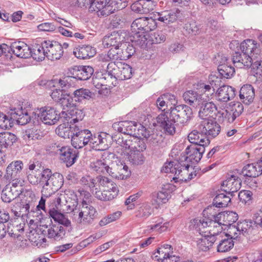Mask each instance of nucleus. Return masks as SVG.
Listing matches in <instances>:
<instances>
[{
	"label": "nucleus",
	"instance_id": "1",
	"mask_svg": "<svg viewBox=\"0 0 262 262\" xmlns=\"http://www.w3.org/2000/svg\"><path fill=\"white\" fill-rule=\"evenodd\" d=\"M170 113H161L157 117L158 124L169 135L176 133L175 123L184 126L192 117L191 108L186 104H179L171 107Z\"/></svg>",
	"mask_w": 262,
	"mask_h": 262
},
{
	"label": "nucleus",
	"instance_id": "2",
	"mask_svg": "<svg viewBox=\"0 0 262 262\" xmlns=\"http://www.w3.org/2000/svg\"><path fill=\"white\" fill-rule=\"evenodd\" d=\"M112 140L113 137L106 133L92 134L89 129L77 126L72 145L75 148L79 149L89 144L96 150H105L109 147Z\"/></svg>",
	"mask_w": 262,
	"mask_h": 262
},
{
	"label": "nucleus",
	"instance_id": "3",
	"mask_svg": "<svg viewBox=\"0 0 262 262\" xmlns=\"http://www.w3.org/2000/svg\"><path fill=\"white\" fill-rule=\"evenodd\" d=\"M7 116L0 112V128L2 129L12 127L14 121L20 125H26L31 121L28 111L22 106L11 108Z\"/></svg>",
	"mask_w": 262,
	"mask_h": 262
},
{
	"label": "nucleus",
	"instance_id": "4",
	"mask_svg": "<svg viewBox=\"0 0 262 262\" xmlns=\"http://www.w3.org/2000/svg\"><path fill=\"white\" fill-rule=\"evenodd\" d=\"M29 116L31 120L39 119L45 124L52 125L57 124L62 118H67L68 114L65 111L60 112L56 107L48 105L37 108L36 112H33L32 116Z\"/></svg>",
	"mask_w": 262,
	"mask_h": 262
},
{
	"label": "nucleus",
	"instance_id": "5",
	"mask_svg": "<svg viewBox=\"0 0 262 262\" xmlns=\"http://www.w3.org/2000/svg\"><path fill=\"white\" fill-rule=\"evenodd\" d=\"M181 14L180 10L177 9L176 10L156 12L150 18L145 17L146 23L145 24L146 33L156 28L157 21L168 25L176 21L177 19L181 17Z\"/></svg>",
	"mask_w": 262,
	"mask_h": 262
},
{
	"label": "nucleus",
	"instance_id": "6",
	"mask_svg": "<svg viewBox=\"0 0 262 262\" xmlns=\"http://www.w3.org/2000/svg\"><path fill=\"white\" fill-rule=\"evenodd\" d=\"M40 185L42 186L41 193L46 197H49L52 192H47L48 186L54 187L55 190L60 188L63 183V176L59 173L52 174L51 170L48 168L44 169L40 172Z\"/></svg>",
	"mask_w": 262,
	"mask_h": 262
},
{
	"label": "nucleus",
	"instance_id": "7",
	"mask_svg": "<svg viewBox=\"0 0 262 262\" xmlns=\"http://www.w3.org/2000/svg\"><path fill=\"white\" fill-rule=\"evenodd\" d=\"M79 206L78 209L73 210L74 213H78L79 223L85 225L92 224L98 214L96 209L85 201H83Z\"/></svg>",
	"mask_w": 262,
	"mask_h": 262
},
{
	"label": "nucleus",
	"instance_id": "8",
	"mask_svg": "<svg viewBox=\"0 0 262 262\" xmlns=\"http://www.w3.org/2000/svg\"><path fill=\"white\" fill-rule=\"evenodd\" d=\"M205 146L200 145H190L188 146L185 151V155L183 157V163L185 164H195L198 163L202 158L205 151Z\"/></svg>",
	"mask_w": 262,
	"mask_h": 262
},
{
	"label": "nucleus",
	"instance_id": "9",
	"mask_svg": "<svg viewBox=\"0 0 262 262\" xmlns=\"http://www.w3.org/2000/svg\"><path fill=\"white\" fill-rule=\"evenodd\" d=\"M189 167V164L183 163V157H181L179 161L166 162L161 170L166 173H174L176 177L173 178V179L175 180L179 179L180 175L183 171L188 174Z\"/></svg>",
	"mask_w": 262,
	"mask_h": 262
},
{
	"label": "nucleus",
	"instance_id": "10",
	"mask_svg": "<svg viewBox=\"0 0 262 262\" xmlns=\"http://www.w3.org/2000/svg\"><path fill=\"white\" fill-rule=\"evenodd\" d=\"M198 129L204 133L208 138H214L221 132L220 125L214 119H204L199 125Z\"/></svg>",
	"mask_w": 262,
	"mask_h": 262
},
{
	"label": "nucleus",
	"instance_id": "11",
	"mask_svg": "<svg viewBox=\"0 0 262 262\" xmlns=\"http://www.w3.org/2000/svg\"><path fill=\"white\" fill-rule=\"evenodd\" d=\"M111 0H92L89 11L95 12L99 17H106L113 12Z\"/></svg>",
	"mask_w": 262,
	"mask_h": 262
},
{
	"label": "nucleus",
	"instance_id": "12",
	"mask_svg": "<svg viewBox=\"0 0 262 262\" xmlns=\"http://www.w3.org/2000/svg\"><path fill=\"white\" fill-rule=\"evenodd\" d=\"M146 18L145 17H140L136 19L132 23L131 25L132 36L136 42L145 41L146 40L145 38L146 30Z\"/></svg>",
	"mask_w": 262,
	"mask_h": 262
},
{
	"label": "nucleus",
	"instance_id": "13",
	"mask_svg": "<svg viewBox=\"0 0 262 262\" xmlns=\"http://www.w3.org/2000/svg\"><path fill=\"white\" fill-rule=\"evenodd\" d=\"M56 154L60 156V160L69 167L76 162L78 157V151L69 146H57Z\"/></svg>",
	"mask_w": 262,
	"mask_h": 262
},
{
	"label": "nucleus",
	"instance_id": "14",
	"mask_svg": "<svg viewBox=\"0 0 262 262\" xmlns=\"http://www.w3.org/2000/svg\"><path fill=\"white\" fill-rule=\"evenodd\" d=\"M260 46L257 42L253 39H246L240 43L239 49L243 54L244 57L250 56L251 61L253 58H256L257 55L260 54Z\"/></svg>",
	"mask_w": 262,
	"mask_h": 262
},
{
	"label": "nucleus",
	"instance_id": "15",
	"mask_svg": "<svg viewBox=\"0 0 262 262\" xmlns=\"http://www.w3.org/2000/svg\"><path fill=\"white\" fill-rule=\"evenodd\" d=\"M44 47L46 49L47 57L51 60L59 59L63 55V47L58 41L45 40Z\"/></svg>",
	"mask_w": 262,
	"mask_h": 262
},
{
	"label": "nucleus",
	"instance_id": "16",
	"mask_svg": "<svg viewBox=\"0 0 262 262\" xmlns=\"http://www.w3.org/2000/svg\"><path fill=\"white\" fill-rule=\"evenodd\" d=\"M217 70L222 77L226 79H230L235 74V67L232 66L229 61V59L225 56H218Z\"/></svg>",
	"mask_w": 262,
	"mask_h": 262
},
{
	"label": "nucleus",
	"instance_id": "17",
	"mask_svg": "<svg viewBox=\"0 0 262 262\" xmlns=\"http://www.w3.org/2000/svg\"><path fill=\"white\" fill-rule=\"evenodd\" d=\"M243 181H244V178L241 176L239 177L237 176L231 175L223 182L221 189L232 196L234 192L239 190Z\"/></svg>",
	"mask_w": 262,
	"mask_h": 262
},
{
	"label": "nucleus",
	"instance_id": "18",
	"mask_svg": "<svg viewBox=\"0 0 262 262\" xmlns=\"http://www.w3.org/2000/svg\"><path fill=\"white\" fill-rule=\"evenodd\" d=\"M41 233L49 238H53L56 241H59L65 235L66 231L61 225H53L48 226H42L40 229Z\"/></svg>",
	"mask_w": 262,
	"mask_h": 262
},
{
	"label": "nucleus",
	"instance_id": "19",
	"mask_svg": "<svg viewBox=\"0 0 262 262\" xmlns=\"http://www.w3.org/2000/svg\"><path fill=\"white\" fill-rule=\"evenodd\" d=\"M262 174V169L258 162L249 164L245 166L239 172V174L244 178L246 183L248 182L250 178H256Z\"/></svg>",
	"mask_w": 262,
	"mask_h": 262
},
{
	"label": "nucleus",
	"instance_id": "20",
	"mask_svg": "<svg viewBox=\"0 0 262 262\" xmlns=\"http://www.w3.org/2000/svg\"><path fill=\"white\" fill-rule=\"evenodd\" d=\"M224 232L222 233V229L220 228L217 230L216 235L219 237V239H217L216 250L218 252L224 253L230 251L234 246V242L232 238H229L228 236L223 235Z\"/></svg>",
	"mask_w": 262,
	"mask_h": 262
},
{
	"label": "nucleus",
	"instance_id": "21",
	"mask_svg": "<svg viewBox=\"0 0 262 262\" xmlns=\"http://www.w3.org/2000/svg\"><path fill=\"white\" fill-rule=\"evenodd\" d=\"M203 237L199 238L197 241V246L202 251H207L212 246L219 237L215 236L216 232H212L209 230L208 233L201 235Z\"/></svg>",
	"mask_w": 262,
	"mask_h": 262
},
{
	"label": "nucleus",
	"instance_id": "22",
	"mask_svg": "<svg viewBox=\"0 0 262 262\" xmlns=\"http://www.w3.org/2000/svg\"><path fill=\"white\" fill-rule=\"evenodd\" d=\"M94 73L93 68L89 66H79L75 67L71 71L72 77L76 80H86Z\"/></svg>",
	"mask_w": 262,
	"mask_h": 262
},
{
	"label": "nucleus",
	"instance_id": "23",
	"mask_svg": "<svg viewBox=\"0 0 262 262\" xmlns=\"http://www.w3.org/2000/svg\"><path fill=\"white\" fill-rule=\"evenodd\" d=\"M239 97L242 103L249 105L251 104L255 97V89L250 84H244L239 92Z\"/></svg>",
	"mask_w": 262,
	"mask_h": 262
},
{
	"label": "nucleus",
	"instance_id": "24",
	"mask_svg": "<svg viewBox=\"0 0 262 262\" xmlns=\"http://www.w3.org/2000/svg\"><path fill=\"white\" fill-rule=\"evenodd\" d=\"M23 167L24 163L21 161H12L7 167L5 178L6 179L19 178Z\"/></svg>",
	"mask_w": 262,
	"mask_h": 262
},
{
	"label": "nucleus",
	"instance_id": "25",
	"mask_svg": "<svg viewBox=\"0 0 262 262\" xmlns=\"http://www.w3.org/2000/svg\"><path fill=\"white\" fill-rule=\"evenodd\" d=\"M96 53V50L94 47L89 45H82L75 47L73 50V54L79 59H87L93 57Z\"/></svg>",
	"mask_w": 262,
	"mask_h": 262
},
{
	"label": "nucleus",
	"instance_id": "26",
	"mask_svg": "<svg viewBox=\"0 0 262 262\" xmlns=\"http://www.w3.org/2000/svg\"><path fill=\"white\" fill-rule=\"evenodd\" d=\"M203 218H195L191 221V226L195 229L200 235H204V234L208 233L209 230H206L205 229L210 226H211V221L209 220L208 214L206 213L204 215Z\"/></svg>",
	"mask_w": 262,
	"mask_h": 262
},
{
	"label": "nucleus",
	"instance_id": "27",
	"mask_svg": "<svg viewBox=\"0 0 262 262\" xmlns=\"http://www.w3.org/2000/svg\"><path fill=\"white\" fill-rule=\"evenodd\" d=\"M188 140L191 145H200L206 147L210 144V140L204 133L198 130H193L188 135Z\"/></svg>",
	"mask_w": 262,
	"mask_h": 262
},
{
	"label": "nucleus",
	"instance_id": "28",
	"mask_svg": "<svg viewBox=\"0 0 262 262\" xmlns=\"http://www.w3.org/2000/svg\"><path fill=\"white\" fill-rule=\"evenodd\" d=\"M206 98H203L202 103L198 106L200 107L199 112V116L203 120L204 119H208L205 118L208 116H210L213 114H215L217 111L216 105L212 102H208Z\"/></svg>",
	"mask_w": 262,
	"mask_h": 262
},
{
	"label": "nucleus",
	"instance_id": "29",
	"mask_svg": "<svg viewBox=\"0 0 262 262\" xmlns=\"http://www.w3.org/2000/svg\"><path fill=\"white\" fill-rule=\"evenodd\" d=\"M235 95V88L226 85L221 86L217 92V100L223 102H227L233 99Z\"/></svg>",
	"mask_w": 262,
	"mask_h": 262
},
{
	"label": "nucleus",
	"instance_id": "30",
	"mask_svg": "<svg viewBox=\"0 0 262 262\" xmlns=\"http://www.w3.org/2000/svg\"><path fill=\"white\" fill-rule=\"evenodd\" d=\"M13 54L17 57L22 58H28L31 57V50L23 42L12 43Z\"/></svg>",
	"mask_w": 262,
	"mask_h": 262
},
{
	"label": "nucleus",
	"instance_id": "31",
	"mask_svg": "<svg viewBox=\"0 0 262 262\" xmlns=\"http://www.w3.org/2000/svg\"><path fill=\"white\" fill-rule=\"evenodd\" d=\"M77 125L72 123L69 125V123H62L60 124L56 129V132L58 135L64 139L68 138L73 139L74 133L77 128Z\"/></svg>",
	"mask_w": 262,
	"mask_h": 262
},
{
	"label": "nucleus",
	"instance_id": "32",
	"mask_svg": "<svg viewBox=\"0 0 262 262\" xmlns=\"http://www.w3.org/2000/svg\"><path fill=\"white\" fill-rule=\"evenodd\" d=\"M183 97L186 103L195 107L200 105L204 98L198 92L191 90L185 92L183 95Z\"/></svg>",
	"mask_w": 262,
	"mask_h": 262
},
{
	"label": "nucleus",
	"instance_id": "33",
	"mask_svg": "<svg viewBox=\"0 0 262 262\" xmlns=\"http://www.w3.org/2000/svg\"><path fill=\"white\" fill-rule=\"evenodd\" d=\"M91 170L98 174H108L110 176V171L113 170V168L110 167L106 163V160L104 159L97 160L90 164Z\"/></svg>",
	"mask_w": 262,
	"mask_h": 262
},
{
	"label": "nucleus",
	"instance_id": "34",
	"mask_svg": "<svg viewBox=\"0 0 262 262\" xmlns=\"http://www.w3.org/2000/svg\"><path fill=\"white\" fill-rule=\"evenodd\" d=\"M118 193L117 186H112L110 188L104 189L102 191H96L95 197L98 200L107 201H111L116 198Z\"/></svg>",
	"mask_w": 262,
	"mask_h": 262
},
{
	"label": "nucleus",
	"instance_id": "35",
	"mask_svg": "<svg viewBox=\"0 0 262 262\" xmlns=\"http://www.w3.org/2000/svg\"><path fill=\"white\" fill-rule=\"evenodd\" d=\"M255 227H257V226L254 224L253 220H244L237 223L238 233L241 234V236L243 235L245 237L252 234V231Z\"/></svg>",
	"mask_w": 262,
	"mask_h": 262
},
{
	"label": "nucleus",
	"instance_id": "36",
	"mask_svg": "<svg viewBox=\"0 0 262 262\" xmlns=\"http://www.w3.org/2000/svg\"><path fill=\"white\" fill-rule=\"evenodd\" d=\"M17 140L16 136L11 133H0V152L2 154L3 148L11 147Z\"/></svg>",
	"mask_w": 262,
	"mask_h": 262
},
{
	"label": "nucleus",
	"instance_id": "37",
	"mask_svg": "<svg viewBox=\"0 0 262 262\" xmlns=\"http://www.w3.org/2000/svg\"><path fill=\"white\" fill-rule=\"evenodd\" d=\"M49 214L50 217L55 222L58 223V225H63L67 227L71 226V221L66 215L55 208L50 209L49 211Z\"/></svg>",
	"mask_w": 262,
	"mask_h": 262
},
{
	"label": "nucleus",
	"instance_id": "38",
	"mask_svg": "<svg viewBox=\"0 0 262 262\" xmlns=\"http://www.w3.org/2000/svg\"><path fill=\"white\" fill-rule=\"evenodd\" d=\"M242 54L238 51H235L232 55V61L234 66L239 69H249L251 66V58L250 56L245 57V62H241V56Z\"/></svg>",
	"mask_w": 262,
	"mask_h": 262
},
{
	"label": "nucleus",
	"instance_id": "39",
	"mask_svg": "<svg viewBox=\"0 0 262 262\" xmlns=\"http://www.w3.org/2000/svg\"><path fill=\"white\" fill-rule=\"evenodd\" d=\"M122 41L120 36L116 33L105 37L103 40V45L105 48H113L115 50H118L119 47L122 45Z\"/></svg>",
	"mask_w": 262,
	"mask_h": 262
},
{
	"label": "nucleus",
	"instance_id": "40",
	"mask_svg": "<svg viewBox=\"0 0 262 262\" xmlns=\"http://www.w3.org/2000/svg\"><path fill=\"white\" fill-rule=\"evenodd\" d=\"M170 191L163 188L161 191L154 192L151 194L152 200L155 203L160 204L166 203L170 198Z\"/></svg>",
	"mask_w": 262,
	"mask_h": 262
},
{
	"label": "nucleus",
	"instance_id": "41",
	"mask_svg": "<svg viewBox=\"0 0 262 262\" xmlns=\"http://www.w3.org/2000/svg\"><path fill=\"white\" fill-rule=\"evenodd\" d=\"M45 40L41 42V45H37L31 50V55L34 59L37 61H42L47 57L46 49L44 47Z\"/></svg>",
	"mask_w": 262,
	"mask_h": 262
},
{
	"label": "nucleus",
	"instance_id": "42",
	"mask_svg": "<svg viewBox=\"0 0 262 262\" xmlns=\"http://www.w3.org/2000/svg\"><path fill=\"white\" fill-rule=\"evenodd\" d=\"M132 124L131 121H120L113 123L112 127L119 133L129 135Z\"/></svg>",
	"mask_w": 262,
	"mask_h": 262
},
{
	"label": "nucleus",
	"instance_id": "43",
	"mask_svg": "<svg viewBox=\"0 0 262 262\" xmlns=\"http://www.w3.org/2000/svg\"><path fill=\"white\" fill-rule=\"evenodd\" d=\"M68 113L67 118H70V122L71 124H75L79 121L83 119L84 114L82 110L76 107V105L70 110H68Z\"/></svg>",
	"mask_w": 262,
	"mask_h": 262
},
{
	"label": "nucleus",
	"instance_id": "44",
	"mask_svg": "<svg viewBox=\"0 0 262 262\" xmlns=\"http://www.w3.org/2000/svg\"><path fill=\"white\" fill-rule=\"evenodd\" d=\"M133 124L129 133V136L137 138L138 137L143 136L147 137V133L146 128L140 123L132 121Z\"/></svg>",
	"mask_w": 262,
	"mask_h": 262
},
{
	"label": "nucleus",
	"instance_id": "45",
	"mask_svg": "<svg viewBox=\"0 0 262 262\" xmlns=\"http://www.w3.org/2000/svg\"><path fill=\"white\" fill-rule=\"evenodd\" d=\"M122 48L120 51V60H126L129 59L135 53V49L132 45L127 42L122 44Z\"/></svg>",
	"mask_w": 262,
	"mask_h": 262
},
{
	"label": "nucleus",
	"instance_id": "46",
	"mask_svg": "<svg viewBox=\"0 0 262 262\" xmlns=\"http://www.w3.org/2000/svg\"><path fill=\"white\" fill-rule=\"evenodd\" d=\"M152 222L155 223L148 226L150 229L158 231L162 233L167 230L169 226V222L163 223V219L161 217H155L152 219Z\"/></svg>",
	"mask_w": 262,
	"mask_h": 262
},
{
	"label": "nucleus",
	"instance_id": "47",
	"mask_svg": "<svg viewBox=\"0 0 262 262\" xmlns=\"http://www.w3.org/2000/svg\"><path fill=\"white\" fill-rule=\"evenodd\" d=\"M152 212V209L148 203L145 202L141 204L135 212V215L138 218L146 219Z\"/></svg>",
	"mask_w": 262,
	"mask_h": 262
},
{
	"label": "nucleus",
	"instance_id": "48",
	"mask_svg": "<svg viewBox=\"0 0 262 262\" xmlns=\"http://www.w3.org/2000/svg\"><path fill=\"white\" fill-rule=\"evenodd\" d=\"M73 95L76 102H81L83 100H89L92 97V93L90 91L83 88L75 90Z\"/></svg>",
	"mask_w": 262,
	"mask_h": 262
},
{
	"label": "nucleus",
	"instance_id": "49",
	"mask_svg": "<svg viewBox=\"0 0 262 262\" xmlns=\"http://www.w3.org/2000/svg\"><path fill=\"white\" fill-rule=\"evenodd\" d=\"M208 214L209 220L213 222L211 223V225H213L214 227L217 228V225H215V224H218V227L219 229H217V230H219L220 228L222 230V228L221 227V225H223L224 211L216 214V213H212L211 211H209Z\"/></svg>",
	"mask_w": 262,
	"mask_h": 262
},
{
	"label": "nucleus",
	"instance_id": "50",
	"mask_svg": "<svg viewBox=\"0 0 262 262\" xmlns=\"http://www.w3.org/2000/svg\"><path fill=\"white\" fill-rule=\"evenodd\" d=\"M58 103L60 104L63 110H70L75 105L74 102V98L70 94L64 93L62 97L59 100Z\"/></svg>",
	"mask_w": 262,
	"mask_h": 262
},
{
	"label": "nucleus",
	"instance_id": "51",
	"mask_svg": "<svg viewBox=\"0 0 262 262\" xmlns=\"http://www.w3.org/2000/svg\"><path fill=\"white\" fill-rule=\"evenodd\" d=\"M119 71L120 74H118L117 76L121 80L130 79L133 76V70L129 64H121Z\"/></svg>",
	"mask_w": 262,
	"mask_h": 262
},
{
	"label": "nucleus",
	"instance_id": "52",
	"mask_svg": "<svg viewBox=\"0 0 262 262\" xmlns=\"http://www.w3.org/2000/svg\"><path fill=\"white\" fill-rule=\"evenodd\" d=\"M110 176L118 180H124L129 177L131 174L129 170H124L121 168H118L117 165L116 170L113 169L110 172Z\"/></svg>",
	"mask_w": 262,
	"mask_h": 262
},
{
	"label": "nucleus",
	"instance_id": "53",
	"mask_svg": "<svg viewBox=\"0 0 262 262\" xmlns=\"http://www.w3.org/2000/svg\"><path fill=\"white\" fill-rule=\"evenodd\" d=\"M128 159L130 163L135 165H141L144 161V157L142 153L133 150L130 151Z\"/></svg>",
	"mask_w": 262,
	"mask_h": 262
},
{
	"label": "nucleus",
	"instance_id": "54",
	"mask_svg": "<svg viewBox=\"0 0 262 262\" xmlns=\"http://www.w3.org/2000/svg\"><path fill=\"white\" fill-rule=\"evenodd\" d=\"M238 214L233 211H224L223 225L224 226L231 225L238 220Z\"/></svg>",
	"mask_w": 262,
	"mask_h": 262
},
{
	"label": "nucleus",
	"instance_id": "55",
	"mask_svg": "<svg viewBox=\"0 0 262 262\" xmlns=\"http://www.w3.org/2000/svg\"><path fill=\"white\" fill-rule=\"evenodd\" d=\"M256 58L253 59L251 61V74L256 78H259L262 76V60H256Z\"/></svg>",
	"mask_w": 262,
	"mask_h": 262
},
{
	"label": "nucleus",
	"instance_id": "56",
	"mask_svg": "<svg viewBox=\"0 0 262 262\" xmlns=\"http://www.w3.org/2000/svg\"><path fill=\"white\" fill-rule=\"evenodd\" d=\"M8 224L9 235L10 237H18L19 236V233L24 231V224L14 225L9 223Z\"/></svg>",
	"mask_w": 262,
	"mask_h": 262
},
{
	"label": "nucleus",
	"instance_id": "57",
	"mask_svg": "<svg viewBox=\"0 0 262 262\" xmlns=\"http://www.w3.org/2000/svg\"><path fill=\"white\" fill-rule=\"evenodd\" d=\"M8 224L9 235L10 237H18L19 236V233L24 231V224L14 225L9 223Z\"/></svg>",
	"mask_w": 262,
	"mask_h": 262
},
{
	"label": "nucleus",
	"instance_id": "58",
	"mask_svg": "<svg viewBox=\"0 0 262 262\" xmlns=\"http://www.w3.org/2000/svg\"><path fill=\"white\" fill-rule=\"evenodd\" d=\"M163 256H160L157 255L153 256V259L156 261L161 260V262H179L180 260V257L179 256L172 255L169 252L165 254H163Z\"/></svg>",
	"mask_w": 262,
	"mask_h": 262
},
{
	"label": "nucleus",
	"instance_id": "59",
	"mask_svg": "<svg viewBox=\"0 0 262 262\" xmlns=\"http://www.w3.org/2000/svg\"><path fill=\"white\" fill-rule=\"evenodd\" d=\"M253 193L248 190H243L238 193V198L242 203L249 205L252 203Z\"/></svg>",
	"mask_w": 262,
	"mask_h": 262
},
{
	"label": "nucleus",
	"instance_id": "60",
	"mask_svg": "<svg viewBox=\"0 0 262 262\" xmlns=\"http://www.w3.org/2000/svg\"><path fill=\"white\" fill-rule=\"evenodd\" d=\"M198 92L203 97L204 95L206 99H209L210 96L214 92V89L210 84H206L204 83H201L198 89Z\"/></svg>",
	"mask_w": 262,
	"mask_h": 262
},
{
	"label": "nucleus",
	"instance_id": "61",
	"mask_svg": "<svg viewBox=\"0 0 262 262\" xmlns=\"http://www.w3.org/2000/svg\"><path fill=\"white\" fill-rule=\"evenodd\" d=\"M73 79H74L71 76H68L59 79H54V83H58L62 89H67L74 84Z\"/></svg>",
	"mask_w": 262,
	"mask_h": 262
},
{
	"label": "nucleus",
	"instance_id": "62",
	"mask_svg": "<svg viewBox=\"0 0 262 262\" xmlns=\"http://www.w3.org/2000/svg\"><path fill=\"white\" fill-rule=\"evenodd\" d=\"M133 145L132 150L142 153L146 148V145L143 139L136 138H133Z\"/></svg>",
	"mask_w": 262,
	"mask_h": 262
},
{
	"label": "nucleus",
	"instance_id": "63",
	"mask_svg": "<svg viewBox=\"0 0 262 262\" xmlns=\"http://www.w3.org/2000/svg\"><path fill=\"white\" fill-rule=\"evenodd\" d=\"M229 229L228 230V233L224 234V236H228L229 238H232V239L240 241L242 240L241 234L238 233V230H237V225H228Z\"/></svg>",
	"mask_w": 262,
	"mask_h": 262
},
{
	"label": "nucleus",
	"instance_id": "64",
	"mask_svg": "<svg viewBox=\"0 0 262 262\" xmlns=\"http://www.w3.org/2000/svg\"><path fill=\"white\" fill-rule=\"evenodd\" d=\"M185 28L188 33L192 35L199 34L201 32L200 25L194 21H191L189 23L186 24Z\"/></svg>",
	"mask_w": 262,
	"mask_h": 262
}]
</instances>
